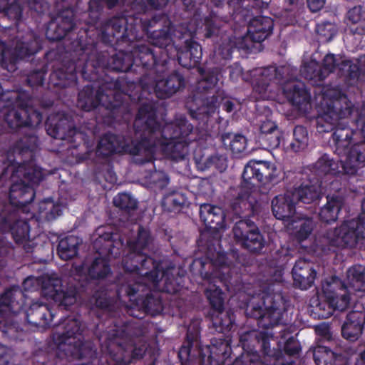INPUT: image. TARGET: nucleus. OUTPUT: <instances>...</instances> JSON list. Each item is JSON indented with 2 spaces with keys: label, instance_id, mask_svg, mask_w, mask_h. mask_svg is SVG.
Wrapping results in <instances>:
<instances>
[{
  "label": "nucleus",
  "instance_id": "1",
  "mask_svg": "<svg viewBox=\"0 0 365 365\" xmlns=\"http://www.w3.org/2000/svg\"><path fill=\"white\" fill-rule=\"evenodd\" d=\"M37 138L29 135L26 140L20 139L12 151L0 159V173L4 176L9 173L11 185L9 195V203H0V269L5 266V255L8 253L7 243L3 235L11 232L16 243L27 240L29 226L26 221L19 220V209L33 201L35 197L34 187L41 182L44 173L33 161L16 163L14 154L21 155L33 151L36 147ZM24 294L19 287H14L5 291L0 297V329L3 335L15 339L14 333L18 329L14 318L24 309Z\"/></svg>",
  "mask_w": 365,
  "mask_h": 365
},
{
  "label": "nucleus",
  "instance_id": "2",
  "mask_svg": "<svg viewBox=\"0 0 365 365\" xmlns=\"http://www.w3.org/2000/svg\"><path fill=\"white\" fill-rule=\"evenodd\" d=\"M136 226V237L126 238L128 253L122 261L125 282L120 286L117 294L120 302L126 296L131 302L130 307L155 315L163 309L158 292L175 294L180 289V282L174 277L175 267L164 269L162 264L148 256L153 250V237L148 230Z\"/></svg>",
  "mask_w": 365,
  "mask_h": 365
},
{
  "label": "nucleus",
  "instance_id": "3",
  "mask_svg": "<svg viewBox=\"0 0 365 365\" xmlns=\"http://www.w3.org/2000/svg\"><path fill=\"white\" fill-rule=\"evenodd\" d=\"M168 2V0H123V6L130 10L125 9L122 16H114L101 25L99 32L102 41L106 43H130L146 34L153 45L163 48L158 59L167 58L178 41L197 32L195 28H185L184 24L174 28L165 14L148 19V6L160 9Z\"/></svg>",
  "mask_w": 365,
  "mask_h": 365
},
{
  "label": "nucleus",
  "instance_id": "4",
  "mask_svg": "<svg viewBox=\"0 0 365 365\" xmlns=\"http://www.w3.org/2000/svg\"><path fill=\"white\" fill-rule=\"evenodd\" d=\"M319 103L321 114L317 118L319 133L334 130L332 140L335 153L344 156L341 160L342 168L347 175H354L365 166V120L359 118L360 131H353L342 121L353 112L352 103L346 96L336 88H324Z\"/></svg>",
  "mask_w": 365,
  "mask_h": 365
},
{
  "label": "nucleus",
  "instance_id": "5",
  "mask_svg": "<svg viewBox=\"0 0 365 365\" xmlns=\"http://www.w3.org/2000/svg\"><path fill=\"white\" fill-rule=\"evenodd\" d=\"M153 108L138 110L134 121L136 135L142 138L143 152L136 163L143 164L166 158L174 161L185 160L197 135L193 126L183 115L175 116L174 121L162 125L156 118Z\"/></svg>",
  "mask_w": 365,
  "mask_h": 365
},
{
  "label": "nucleus",
  "instance_id": "6",
  "mask_svg": "<svg viewBox=\"0 0 365 365\" xmlns=\"http://www.w3.org/2000/svg\"><path fill=\"white\" fill-rule=\"evenodd\" d=\"M230 78L237 82L241 78L251 83L257 99L274 98L282 91L287 100L299 110L306 111L310 102V95L303 83L295 81L297 68L289 64L255 68L243 73L237 63L229 67Z\"/></svg>",
  "mask_w": 365,
  "mask_h": 365
},
{
  "label": "nucleus",
  "instance_id": "7",
  "mask_svg": "<svg viewBox=\"0 0 365 365\" xmlns=\"http://www.w3.org/2000/svg\"><path fill=\"white\" fill-rule=\"evenodd\" d=\"M167 59L161 58L150 63L146 69L148 73L143 75L139 84L127 83L129 100L133 103H141L139 110L146 107L150 110V106L153 108L155 118H156L155 104L150 101L148 96L153 93L159 98H168L180 91L185 86V80L179 72H173L165 78Z\"/></svg>",
  "mask_w": 365,
  "mask_h": 365
},
{
  "label": "nucleus",
  "instance_id": "8",
  "mask_svg": "<svg viewBox=\"0 0 365 365\" xmlns=\"http://www.w3.org/2000/svg\"><path fill=\"white\" fill-rule=\"evenodd\" d=\"M93 248L98 253L91 262H86L80 264H73L71 269V276L81 283V287H86L89 279L103 280L111 272L108 263L110 258L118 257L124 249V239L118 234H113L110 228L98 227L94 237Z\"/></svg>",
  "mask_w": 365,
  "mask_h": 365
},
{
  "label": "nucleus",
  "instance_id": "9",
  "mask_svg": "<svg viewBox=\"0 0 365 365\" xmlns=\"http://www.w3.org/2000/svg\"><path fill=\"white\" fill-rule=\"evenodd\" d=\"M202 266L201 274L203 276L207 287L205 296L212 308L213 312L221 313L224 309V293L216 285L217 282L222 283L229 292L240 289L237 274L232 275V269L227 263L225 255L220 251L209 253L205 262H200Z\"/></svg>",
  "mask_w": 365,
  "mask_h": 365
},
{
  "label": "nucleus",
  "instance_id": "10",
  "mask_svg": "<svg viewBox=\"0 0 365 365\" xmlns=\"http://www.w3.org/2000/svg\"><path fill=\"white\" fill-rule=\"evenodd\" d=\"M124 79L106 81L94 92L92 86H86L78 93L77 106L85 111H90L100 106L107 111L109 117L115 118L118 114L128 110V88Z\"/></svg>",
  "mask_w": 365,
  "mask_h": 365
},
{
  "label": "nucleus",
  "instance_id": "11",
  "mask_svg": "<svg viewBox=\"0 0 365 365\" xmlns=\"http://www.w3.org/2000/svg\"><path fill=\"white\" fill-rule=\"evenodd\" d=\"M356 218L345 220L340 226L330 229L316 240V246L324 252L336 249L354 248L365 239V210Z\"/></svg>",
  "mask_w": 365,
  "mask_h": 365
},
{
  "label": "nucleus",
  "instance_id": "12",
  "mask_svg": "<svg viewBox=\"0 0 365 365\" xmlns=\"http://www.w3.org/2000/svg\"><path fill=\"white\" fill-rule=\"evenodd\" d=\"M361 69L358 63L332 53L327 54L319 66L317 58L312 56L309 60L304 59L301 68L302 76L311 81L313 84L319 85L330 73L336 71L346 80H357Z\"/></svg>",
  "mask_w": 365,
  "mask_h": 365
},
{
  "label": "nucleus",
  "instance_id": "13",
  "mask_svg": "<svg viewBox=\"0 0 365 365\" xmlns=\"http://www.w3.org/2000/svg\"><path fill=\"white\" fill-rule=\"evenodd\" d=\"M273 25V21L269 17L259 16L253 18L249 22L246 36L231 38L223 34L222 43L215 49V55L227 59L231 58L235 48L251 50L253 42L260 43L272 34Z\"/></svg>",
  "mask_w": 365,
  "mask_h": 365
},
{
  "label": "nucleus",
  "instance_id": "14",
  "mask_svg": "<svg viewBox=\"0 0 365 365\" xmlns=\"http://www.w3.org/2000/svg\"><path fill=\"white\" fill-rule=\"evenodd\" d=\"M41 49V40L32 31L25 36L20 34L9 45L0 41V66L9 72L17 69L19 59H23L37 53Z\"/></svg>",
  "mask_w": 365,
  "mask_h": 365
},
{
  "label": "nucleus",
  "instance_id": "15",
  "mask_svg": "<svg viewBox=\"0 0 365 365\" xmlns=\"http://www.w3.org/2000/svg\"><path fill=\"white\" fill-rule=\"evenodd\" d=\"M350 302L349 291L345 283L336 277L326 278L322 283L317 309L322 318L331 317L335 310L343 312Z\"/></svg>",
  "mask_w": 365,
  "mask_h": 365
},
{
  "label": "nucleus",
  "instance_id": "16",
  "mask_svg": "<svg viewBox=\"0 0 365 365\" xmlns=\"http://www.w3.org/2000/svg\"><path fill=\"white\" fill-rule=\"evenodd\" d=\"M22 286L26 292H34L41 289L42 294L66 308L73 304L76 301V289L65 290L63 288L61 279L56 274L41 277H28L24 281Z\"/></svg>",
  "mask_w": 365,
  "mask_h": 365
},
{
  "label": "nucleus",
  "instance_id": "17",
  "mask_svg": "<svg viewBox=\"0 0 365 365\" xmlns=\"http://www.w3.org/2000/svg\"><path fill=\"white\" fill-rule=\"evenodd\" d=\"M155 61V53L147 45L136 42L131 46V50L120 51L112 56L108 66L112 70L120 72H128L133 65L148 68Z\"/></svg>",
  "mask_w": 365,
  "mask_h": 365
},
{
  "label": "nucleus",
  "instance_id": "18",
  "mask_svg": "<svg viewBox=\"0 0 365 365\" xmlns=\"http://www.w3.org/2000/svg\"><path fill=\"white\" fill-rule=\"evenodd\" d=\"M134 130V139L112 133L105 134L98 144L96 154L108 156L113 153H128L134 156V160L136 163L137 158H141L143 148L141 145L142 138L139 135H136L135 128Z\"/></svg>",
  "mask_w": 365,
  "mask_h": 365
},
{
  "label": "nucleus",
  "instance_id": "19",
  "mask_svg": "<svg viewBox=\"0 0 365 365\" xmlns=\"http://www.w3.org/2000/svg\"><path fill=\"white\" fill-rule=\"evenodd\" d=\"M263 307H253L252 317L257 319L259 327L269 329L284 324V304L280 294H266L262 296Z\"/></svg>",
  "mask_w": 365,
  "mask_h": 365
},
{
  "label": "nucleus",
  "instance_id": "20",
  "mask_svg": "<svg viewBox=\"0 0 365 365\" xmlns=\"http://www.w3.org/2000/svg\"><path fill=\"white\" fill-rule=\"evenodd\" d=\"M323 187L322 180H312L308 173L303 171L292 177V185L288 189L297 204H311L319 199Z\"/></svg>",
  "mask_w": 365,
  "mask_h": 365
},
{
  "label": "nucleus",
  "instance_id": "21",
  "mask_svg": "<svg viewBox=\"0 0 365 365\" xmlns=\"http://www.w3.org/2000/svg\"><path fill=\"white\" fill-rule=\"evenodd\" d=\"M248 197V193L246 195L240 196L241 200L239 201V206L235 203L232 208V213L231 212H225L218 206L202 204L200 207V219L210 229L217 230L223 228L227 220H234L238 217H242L240 209L242 205L245 206L246 203L244 198Z\"/></svg>",
  "mask_w": 365,
  "mask_h": 365
},
{
  "label": "nucleus",
  "instance_id": "22",
  "mask_svg": "<svg viewBox=\"0 0 365 365\" xmlns=\"http://www.w3.org/2000/svg\"><path fill=\"white\" fill-rule=\"evenodd\" d=\"M194 101H196V104L198 101H200L202 105L199 107H194L192 106L187 105L190 110V115L192 118H195L204 124H207L210 120V118L214 115L217 110L219 106L222 103V108L227 113H230L234 110V103L229 98L224 96V92L218 90L217 91V96L212 95L209 97L207 96L205 99L199 100L197 98H195Z\"/></svg>",
  "mask_w": 365,
  "mask_h": 365
},
{
  "label": "nucleus",
  "instance_id": "23",
  "mask_svg": "<svg viewBox=\"0 0 365 365\" xmlns=\"http://www.w3.org/2000/svg\"><path fill=\"white\" fill-rule=\"evenodd\" d=\"M232 231L237 242L250 252H258L264 246V240L258 227L250 219L236 222Z\"/></svg>",
  "mask_w": 365,
  "mask_h": 365
},
{
  "label": "nucleus",
  "instance_id": "24",
  "mask_svg": "<svg viewBox=\"0 0 365 365\" xmlns=\"http://www.w3.org/2000/svg\"><path fill=\"white\" fill-rule=\"evenodd\" d=\"M46 131L53 138L76 142L78 138L82 139L83 135L78 131L68 115L57 113L48 117L46 122Z\"/></svg>",
  "mask_w": 365,
  "mask_h": 365
},
{
  "label": "nucleus",
  "instance_id": "25",
  "mask_svg": "<svg viewBox=\"0 0 365 365\" xmlns=\"http://www.w3.org/2000/svg\"><path fill=\"white\" fill-rule=\"evenodd\" d=\"M274 167L267 161L250 160L242 173V187L252 190L258 182L270 181L274 175Z\"/></svg>",
  "mask_w": 365,
  "mask_h": 365
},
{
  "label": "nucleus",
  "instance_id": "26",
  "mask_svg": "<svg viewBox=\"0 0 365 365\" xmlns=\"http://www.w3.org/2000/svg\"><path fill=\"white\" fill-rule=\"evenodd\" d=\"M183 5L185 9L189 11H193V19L189 23L185 28L193 27L197 30V32H200V30L205 31V36L207 38L212 37L213 36H218L220 34L221 27L229 21L228 17L221 18L218 14L214 11H212L208 16L204 19V22L197 24V11L195 10V4L192 0H182Z\"/></svg>",
  "mask_w": 365,
  "mask_h": 365
},
{
  "label": "nucleus",
  "instance_id": "27",
  "mask_svg": "<svg viewBox=\"0 0 365 365\" xmlns=\"http://www.w3.org/2000/svg\"><path fill=\"white\" fill-rule=\"evenodd\" d=\"M196 32L192 36H186L184 41L183 47L180 46V43H177L170 53H168L167 60L178 57L179 63L185 68H191L195 66L200 61L202 55L200 45L192 40Z\"/></svg>",
  "mask_w": 365,
  "mask_h": 365
},
{
  "label": "nucleus",
  "instance_id": "28",
  "mask_svg": "<svg viewBox=\"0 0 365 365\" xmlns=\"http://www.w3.org/2000/svg\"><path fill=\"white\" fill-rule=\"evenodd\" d=\"M74 12L71 8L62 10L48 23L46 35L51 41L63 38L75 26Z\"/></svg>",
  "mask_w": 365,
  "mask_h": 365
},
{
  "label": "nucleus",
  "instance_id": "29",
  "mask_svg": "<svg viewBox=\"0 0 365 365\" xmlns=\"http://www.w3.org/2000/svg\"><path fill=\"white\" fill-rule=\"evenodd\" d=\"M292 272L294 285L301 289H309L317 274L312 262L304 258H301L295 262Z\"/></svg>",
  "mask_w": 365,
  "mask_h": 365
},
{
  "label": "nucleus",
  "instance_id": "30",
  "mask_svg": "<svg viewBox=\"0 0 365 365\" xmlns=\"http://www.w3.org/2000/svg\"><path fill=\"white\" fill-rule=\"evenodd\" d=\"M295 200L289 193V189L284 195L276 196L272 201V210L274 217L279 220L286 221L287 223L294 216Z\"/></svg>",
  "mask_w": 365,
  "mask_h": 365
},
{
  "label": "nucleus",
  "instance_id": "31",
  "mask_svg": "<svg viewBox=\"0 0 365 365\" xmlns=\"http://www.w3.org/2000/svg\"><path fill=\"white\" fill-rule=\"evenodd\" d=\"M364 324L365 313L364 312H349L341 327L343 337L349 341H356L361 334Z\"/></svg>",
  "mask_w": 365,
  "mask_h": 365
},
{
  "label": "nucleus",
  "instance_id": "32",
  "mask_svg": "<svg viewBox=\"0 0 365 365\" xmlns=\"http://www.w3.org/2000/svg\"><path fill=\"white\" fill-rule=\"evenodd\" d=\"M341 162L340 165L338 161L334 160L329 155L323 154L315 163H314L309 168L304 171L309 170L314 175L318 177V179H322L324 176L329 178L330 176H335L341 171L339 170L342 168ZM343 169V168H341ZM342 171L346 173L344 170Z\"/></svg>",
  "mask_w": 365,
  "mask_h": 365
},
{
  "label": "nucleus",
  "instance_id": "33",
  "mask_svg": "<svg viewBox=\"0 0 365 365\" xmlns=\"http://www.w3.org/2000/svg\"><path fill=\"white\" fill-rule=\"evenodd\" d=\"M313 356L317 365H347V359L338 348L331 350L327 346H318L314 348Z\"/></svg>",
  "mask_w": 365,
  "mask_h": 365
},
{
  "label": "nucleus",
  "instance_id": "34",
  "mask_svg": "<svg viewBox=\"0 0 365 365\" xmlns=\"http://www.w3.org/2000/svg\"><path fill=\"white\" fill-rule=\"evenodd\" d=\"M344 203V197L339 194L328 195L327 203L321 208L319 219L326 223L335 222Z\"/></svg>",
  "mask_w": 365,
  "mask_h": 365
},
{
  "label": "nucleus",
  "instance_id": "35",
  "mask_svg": "<svg viewBox=\"0 0 365 365\" xmlns=\"http://www.w3.org/2000/svg\"><path fill=\"white\" fill-rule=\"evenodd\" d=\"M50 83L54 86L68 87L76 84V66L71 62L68 67L55 69L50 76Z\"/></svg>",
  "mask_w": 365,
  "mask_h": 365
},
{
  "label": "nucleus",
  "instance_id": "36",
  "mask_svg": "<svg viewBox=\"0 0 365 365\" xmlns=\"http://www.w3.org/2000/svg\"><path fill=\"white\" fill-rule=\"evenodd\" d=\"M53 317V314L48 307L38 302H33L29 309L25 313V318L28 323L35 325L41 324L42 321V326H48Z\"/></svg>",
  "mask_w": 365,
  "mask_h": 365
},
{
  "label": "nucleus",
  "instance_id": "37",
  "mask_svg": "<svg viewBox=\"0 0 365 365\" xmlns=\"http://www.w3.org/2000/svg\"><path fill=\"white\" fill-rule=\"evenodd\" d=\"M145 349L146 348L143 345L128 350L124 349L121 344H119L116 354H113L112 351H109L110 360L113 361L114 364L109 362L108 365H128L133 360L141 358L145 354Z\"/></svg>",
  "mask_w": 365,
  "mask_h": 365
},
{
  "label": "nucleus",
  "instance_id": "38",
  "mask_svg": "<svg viewBox=\"0 0 365 365\" xmlns=\"http://www.w3.org/2000/svg\"><path fill=\"white\" fill-rule=\"evenodd\" d=\"M345 285L347 290L365 292V266L354 264L346 272Z\"/></svg>",
  "mask_w": 365,
  "mask_h": 365
},
{
  "label": "nucleus",
  "instance_id": "39",
  "mask_svg": "<svg viewBox=\"0 0 365 365\" xmlns=\"http://www.w3.org/2000/svg\"><path fill=\"white\" fill-rule=\"evenodd\" d=\"M347 18L351 22L350 33L359 38L365 36V8L362 6L353 7L349 10Z\"/></svg>",
  "mask_w": 365,
  "mask_h": 365
},
{
  "label": "nucleus",
  "instance_id": "40",
  "mask_svg": "<svg viewBox=\"0 0 365 365\" xmlns=\"http://www.w3.org/2000/svg\"><path fill=\"white\" fill-rule=\"evenodd\" d=\"M194 159L198 168L202 170L213 168L222 173L227 168V159L224 155L216 153L208 157L195 155Z\"/></svg>",
  "mask_w": 365,
  "mask_h": 365
},
{
  "label": "nucleus",
  "instance_id": "41",
  "mask_svg": "<svg viewBox=\"0 0 365 365\" xmlns=\"http://www.w3.org/2000/svg\"><path fill=\"white\" fill-rule=\"evenodd\" d=\"M64 202H54L51 199H46L38 205L39 217L45 220H53L62 214L66 207Z\"/></svg>",
  "mask_w": 365,
  "mask_h": 365
},
{
  "label": "nucleus",
  "instance_id": "42",
  "mask_svg": "<svg viewBox=\"0 0 365 365\" xmlns=\"http://www.w3.org/2000/svg\"><path fill=\"white\" fill-rule=\"evenodd\" d=\"M287 229L292 230L297 238L302 241L307 239L311 234L314 225L309 218H297L294 217L287 223Z\"/></svg>",
  "mask_w": 365,
  "mask_h": 365
},
{
  "label": "nucleus",
  "instance_id": "43",
  "mask_svg": "<svg viewBox=\"0 0 365 365\" xmlns=\"http://www.w3.org/2000/svg\"><path fill=\"white\" fill-rule=\"evenodd\" d=\"M80 243L81 240L74 235L61 239L58 245V255L60 258L68 260L76 256Z\"/></svg>",
  "mask_w": 365,
  "mask_h": 365
},
{
  "label": "nucleus",
  "instance_id": "44",
  "mask_svg": "<svg viewBox=\"0 0 365 365\" xmlns=\"http://www.w3.org/2000/svg\"><path fill=\"white\" fill-rule=\"evenodd\" d=\"M221 138L223 145L234 154L242 153L246 149L247 139L242 135L226 133L222 135Z\"/></svg>",
  "mask_w": 365,
  "mask_h": 365
},
{
  "label": "nucleus",
  "instance_id": "45",
  "mask_svg": "<svg viewBox=\"0 0 365 365\" xmlns=\"http://www.w3.org/2000/svg\"><path fill=\"white\" fill-rule=\"evenodd\" d=\"M9 0H0V16L8 18L16 23L21 19L24 8L21 4L24 0H16L11 4H8Z\"/></svg>",
  "mask_w": 365,
  "mask_h": 365
},
{
  "label": "nucleus",
  "instance_id": "46",
  "mask_svg": "<svg viewBox=\"0 0 365 365\" xmlns=\"http://www.w3.org/2000/svg\"><path fill=\"white\" fill-rule=\"evenodd\" d=\"M235 318L230 312L221 313L213 312L212 314V323L213 327L218 332L225 333L230 331L233 327Z\"/></svg>",
  "mask_w": 365,
  "mask_h": 365
},
{
  "label": "nucleus",
  "instance_id": "47",
  "mask_svg": "<svg viewBox=\"0 0 365 365\" xmlns=\"http://www.w3.org/2000/svg\"><path fill=\"white\" fill-rule=\"evenodd\" d=\"M308 142L307 129L302 125L296 126L293 131V140L289 144L290 149L294 152L303 150L307 147Z\"/></svg>",
  "mask_w": 365,
  "mask_h": 365
},
{
  "label": "nucleus",
  "instance_id": "48",
  "mask_svg": "<svg viewBox=\"0 0 365 365\" xmlns=\"http://www.w3.org/2000/svg\"><path fill=\"white\" fill-rule=\"evenodd\" d=\"M92 305L108 312L114 310L118 307L117 302L111 298L110 294L107 292H96L91 299Z\"/></svg>",
  "mask_w": 365,
  "mask_h": 365
},
{
  "label": "nucleus",
  "instance_id": "49",
  "mask_svg": "<svg viewBox=\"0 0 365 365\" xmlns=\"http://www.w3.org/2000/svg\"><path fill=\"white\" fill-rule=\"evenodd\" d=\"M220 71L217 68H215L205 75L203 79L199 82L198 88L204 91H209L215 88L220 79Z\"/></svg>",
  "mask_w": 365,
  "mask_h": 365
},
{
  "label": "nucleus",
  "instance_id": "50",
  "mask_svg": "<svg viewBox=\"0 0 365 365\" xmlns=\"http://www.w3.org/2000/svg\"><path fill=\"white\" fill-rule=\"evenodd\" d=\"M258 140L265 149H274L279 147L281 140V133L278 130L264 135H259Z\"/></svg>",
  "mask_w": 365,
  "mask_h": 365
},
{
  "label": "nucleus",
  "instance_id": "51",
  "mask_svg": "<svg viewBox=\"0 0 365 365\" xmlns=\"http://www.w3.org/2000/svg\"><path fill=\"white\" fill-rule=\"evenodd\" d=\"M115 206L128 211L133 210L137 207L136 200L128 193H120L113 198Z\"/></svg>",
  "mask_w": 365,
  "mask_h": 365
},
{
  "label": "nucleus",
  "instance_id": "52",
  "mask_svg": "<svg viewBox=\"0 0 365 365\" xmlns=\"http://www.w3.org/2000/svg\"><path fill=\"white\" fill-rule=\"evenodd\" d=\"M317 32L321 41H329L336 35L337 29L335 24L330 22H324L317 24Z\"/></svg>",
  "mask_w": 365,
  "mask_h": 365
},
{
  "label": "nucleus",
  "instance_id": "53",
  "mask_svg": "<svg viewBox=\"0 0 365 365\" xmlns=\"http://www.w3.org/2000/svg\"><path fill=\"white\" fill-rule=\"evenodd\" d=\"M225 0H222L220 4L218 5H216L212 1L211 2L216 6H220L222 2L224 1ZM245 0H242L239 2H237V0L235 1V3L233 2H231L230 0H227V3L229 4V6L232 7V9H233V13L232 14V17L234 20L235 21H240L241 20V19H244V21H246V19H245L247 13L248 11H247L246 9H242V4L243 1H245Z\"/></svg>",
  "mask_w": 365,
  "mask_h": 365
},
{
  "label": "nucleus",
  "instance_id": "54",
  "mask_svg": "<svg viewBox=\"0 0 365 365\" xmlns=\"http://www.w3.org/2000/svg\"><path fill=\"white\" fill-rule=\"evenodd\" d=\"M257 122L259 123V135L267 134L278 130L276 123L267 116L258 115Z\"/></svg>",
  "mask_w": 365,
  "mask_h": 365
},
{
  "label": "nucleus",
  "instance_id": "55",
  "mask_svg": "<svg viewBox=\"0 0 365 365\" xmlns=\"http://www.w3.org/2000/svg\"><path fill=\"white\" fill-rule=\"evenodd\" d=\"M274 334L272 332L264 331L260 332L258 335L255 334V336L258 339L262 349L263 354L268 356H272V351L270 349L269 342V337H273Z\"/></svg>",
  "mask_w": 365,
  "mask_h": 365
},
{
  "label": "nucleus",
  "instance_id": "56",
  "mask_svg": "<svg viewBox=\"0 0 365 365\" xmlns=\"http://www.w3.org/2000/svg\"><path fill=\"white\" fill-rule=\"evenodd\" d=\"M186 199L184 195L180 192H174L165 196L163 204L172 205L173 207H180L185 203Z\"/></svg>",
  "mask_w": 365,
  "mask_h": 365
},
{
  "label": "nucleus",
  "instance_id": "57",
  "mask_svg": "<svg viewBox=\"0 0 365 365\" xmlns=\"http://www.w3.org/2000/svg\"><path fill=\"white\" fill-rule=\"evenodd\" d=\"M150 181L159 188L165 187L169 182V178L165 173L155 170L150 174Z\"/></svg>",
  "mask_w": 365,
  "mask_h": 365
},
{
  "label": "nucleus",
  "instance_id": "58",
  "mask_svg": "<svg viewBox=\"0 0 365 365\" xmlns=\"http://www.w3.org/2000/svg\"><path fill=\"white\" fill-rule=\"evenodd\" d=\"M27 6L31 10L39 14H45L49 10L48 0H28Z\"/></svg>",
  "mask_w": 365,
  "mask_h": 365
},
{
  "label": "nucleus",
  "instance_id": "59",
  "mask_svg": "<svg viewBox=\"0 0 365 365\" xmlns=\"http://www.w3.org/2000/svg\"><path fill=\"white\" fill-rule=\"evenodd\" d=\"M89 16L91 20L89 24H96L99 19L100 11L101 10V5L99 0H91L89 1Z\"/></svg>",
  "mask_w": 365,
  "mask_h": 365
},
{
  "label": "nucleus",
  "instance_id": "60",
  "mask_svg": "<svg viewBox=\"0 0 365 365\" xmlns=\"http://www.w3.org/2000/svg\"><path fill=\"white\" fill-rule=\"evenodd\" d=\"M45 72L42 70L35 71L27 77V83L31 87L38 86L43 84Z\"/></svg>",
  "mask_w": 365,
  "mask_h": 365
},
{
  "label": "nucleus",
  "instance_id": "61",
  "mask_svg": "<svg viewBox=\"0 0 365 365\" xmlns=\"http://www.w3.org/2000/svg\"><path fill=\"white\" fill-rule=\"evenodd\" d=\"M284 351L285 352L291 356H294L298 354L299 352V345L297 341H295V339L291 336L289 337L285 344H284Z\"/></svg>",
  "mask_w": 365,
  "mask_h": 365
},
{
  "label": "nucleus",
  "instance_id": "62",
  "mask_svg": "<svg viewBox=\"0 0 365 365\" xmlns=\"http://www.w3.org/2000/svg\"><path fill=\"white\" fill-rule=\"evenodd\" d=\"M257 359V355L250 356L246 354L242 356V359H237L232 365H260V361Z\"/></svg>",
  "mask_w": 365,
  "mask_h": 365
},
{
  "label": "nucleus",
  "instance_id": "63",
  "mask_svg": "<svg viewBox=\"0 0 365 365\" xmlns=\"http://www.w3.org/2000/svg\"><path fill=\"white\" fill-rule=\"evenodd\" d=\"M315 331L317 334L322 336L324 339L329 341L331 338L330 328L326 324H321L316 327Z\"/></svg>",
  "mask_w": 365,
  "mask_h": 365
},
{
  "label": "nucleus",
  "instance_id": "64",
  "mask_svg": "<svg viewBox=\"0 0 365 365\" xmlns=\"http://www.w3.org/2000/svg\"><path fill=\"white\" fill-rule=\"evenodd\" d=\"M307 6L312 12L319 11L324 5L325 0H307Z\"/></svg>",
  "mask_w": 365,
  "mask_h": 365
}]
</instances>
